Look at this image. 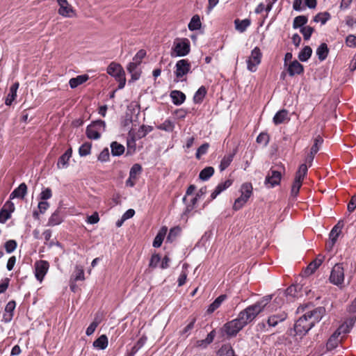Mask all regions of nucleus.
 <instances>
[{
    "label": "nucleus",
    "instance_id": "4be33fe9",
    "mask_svg": "<svg viewBox=\"0 0 356 356\" xmlns=\"http://www.w3.org/2000/svg\"><path fill=\"white\" fill-rule=\"evenodd\" d=\"M72 156V149H68L63 154H62L57 163V168L58 169H64L68 167L69 161Z\"/></svg>",
    "mask_w": 356,
    "mask_h": 356
},
{
    "label": "nucleus",
    "instance_id": "bb28decb",
    "mask_svg": "<svg viewBox=\"0 0 356 356\" xmlns=\"http://www.w3.org/2000/svg\"><path fill=\"white\" fill-rule=\"evenodd\" d=\"M170 97L172 103L177 106L182 104L186 99V95L179 90H172L170 92Z\"/></svg>",
    "mask_w": 356,
    "mask_h": 356
},
{
    "label": "nucleus",
    "instance_id": "1a4fd4ad",
    "mask_svg": "<svg viewBox=\"0 0 356 356\" xmlns=\"http://www.w3.org/2000/svg\"><path fill=\"white\" fill-rule=\"evenodd\" d=\"M313 327L312 323H310L307 316L304 314L300 317L294 325V330L298 335H305Z\"/></svg>",
    "mask_w": 356,
    "mask_h": 356
},
{
    "label": "nucleus",
    "instance_id": "0eeeda50",
    "mask_svg": "<svg viewBox=\"0 0 356 356\" xmlns=\"http://www.w3.org/2000/svg\"><path fill=\"white\" fill-rule=\"evenodd\" d=\"M191 63L187 59H181L176 63L175 74L177 81L186 80L184 77L191 71Z\"/></svg>",
    "mask_w": 356,
    "mask_h": 356
},
{
    "label": "nucleus",
    "instance_id": "de8ad7c7",
    "mask_svg": "<svg viewBox=\"0 0 356 356\" xmlns=\"http://www.w3.org/2000/svg\"><path fill=\"white\" fill-rule=\"evenodd\" d=\"M241 195L248 199L250 197L252 193V186L250 183H245L241 186Z\"/></svg>",
    "mask_w": 356,
    "mask_h": 356
},
{
    "label": "nucleus",
    "instance_id": "bf43d9fd",
    "mask_svg": "<svg viewBox=\"0 0 356 356\" xmlns=\"http://www.w3.org/2000/svg\"><path fill=\"white\" fill-rule=\"evenodd\" d=\"M52 196L51 190L49 188H44L40 194V198L42 201H46Z\"/></svg>",
    "mask_w": 356,
    "mask_h": 356
},
{
    "label": "nucleus",
    "instance_id": "2f4dec72",
    "mask_svg": "<svg viewBox=\"0 0 356 356\" xmlns=\"http://www.w3.org/2000/svg\"><path fill=\"white\" fill-rule=\"evenodd\" d=\"M88 79L87 74L79 75L75 78L70 79L69 84L71 88H75L79 85L85 83Z\"/></svg>",
    "mask_w": 356,
    "mask_h": 356
},
{
    "label": "nucleus",
    "instance_id": "5701e85b",
    "mask_svg": "<svg viewBox=\"0 0 356 356\" xmlns=\"http://www.w3.org/2000/svg\"><path fill=\"white\" fill-rule=\"evenodd\" d=\"M140 65L136 63V62L132 61L129 63L127 66V71L131 76V79L133 81H136L139 79L141 74L140 70L138 68Z\"/></svg>",
    "mask_w": 356,
    "mask_h": 356
},
{
    "label": "nucleus",
    "instance_id": "a878e982",
    "mask_svg": "<svg viewBox=\"0 0 356 356\" xmlns=\"http://www.w3.org/2000/svg\"><path fill=\"white\" fill-rule=\"evenodd\" d=\"M227 299V296L225 294L219 296L208 307L207 312L212 314L217 309H218L222 303Z\"/></svg>",
    "mask_w": 356,
    "mask_h": 356
},
{
    "label": "nucleus",
    "instance_id": "4d7b16f0",
    "mask_svg": "<svg viewBox=\"0 0 356 356\" xmlns=\"http://www.w3.org/2000/svg\"><path fill=\"white\" fill-rule=\"evenodd\" d=\"M323 143V138L321 136H317L314 139V143L312 147H311L310 151L312 154H316L319 150V147Z\"/></svg>",
    "mask_w": 356,
    "mask_h": 356
},
{
    "label": "nucleus",
    "instance_id": "f8f14e48",
    "mask_svg": "<svg viewBox=\"0 0 356 356\" xmlns=\"http://www.w3.org/2000/svg\"><path fill=\"white\" fill-rule=\"evenodd\" d=\"M59 6L58 13L65 17H72L74 15V10L67 0H57Z\"/></svg>",
    "mask_w": 356,
    "mask_h": 356
},
{
    "label": "nucleus",
    "instance_id": "5fc2aeb1",
    "mask_svg": "<svg viewBox=\"0 0 356 356\" xmlns=\"http://www.w3.org/2000/svg\"><path fill=\"white\" fill-rule=\"evenodd\" d=\"M248 198L241 195L238 197L234 204L233 209L234 210H239L247 202Z\"/></svg>",
    "mask_w": 356,
    "mask_h": 356
},
{
    "label": "nucleus",
    "instance_id": "f257e3e1",
    "mask_svg": "<svg viewBox=\"0 0 356 356\" xmlns=\"http://www.w3.org/2000/svg\"><path fill=\"white\" fill-rule=\"evenodd\" d=\"M272 296H266L254 305L241 311L236 318L226 323L222 327V332L228 337H235L246 325L252 322L268 305Z\"/></svg>",
    "mask_w": 356,
    "mask_h": 356
},
{
    "label": "nucleus",
    "instance_id": "4c0bfd02",
    "mask_svg": "<svg viewBox=\"0 0 356 356\" xmlns=\"http://www.w3.org/2000/svg\"><path fill=\"white\" fill-rule=\"evenodd\" d=\"M339 335L335 332L332 334L326 344L327 350H331L338 346L339 343L341 341V339H339Z\"/></svg>",
    "mask_w": 356,
    "mask_h": 356
},
{
    "label": "nucleus",
    "instance_id": "b1692460",
    "mask_svg": "<svg viewBox=\"0 0 356 356\" xmlns=\"http://www.w3.org/2000/svg\"><path fill=\"white\" fill-rule=\"evenodd\" d=\"M19 88V83L16 82L13 83L10 89L9 92L6 98L5 104L7 106H10L13 101L17 97V91Z\"/></svg>",
    "mask_w": 356,
    "mask_h": 356
},
{
    "label": "nucleus",
    "instance_id": "7c9ffc66",
    "mask_svg": "<svg viewBox=\"0 0 356 356\" xmlns=\"http://www.w3.org/2000/svg\"><path fill=\"white\" fill-rule=\"evenodd\" d=\"M288 119V111L285 109L279 111L273 117V121L275 124H280Z\"/></svg>",
    "mask_w": 356,
    "mask_h": 356
},
{
    "label": "nucleus",
    "instance_id": "c756f323",
    "mask_svg": "<svg viewBox=\"0 0 356 356\" xmlns=\"http://www.w3.org/2000/svg\"><path fill=\"white\" fill-rule=\"evenodd\" d=\"M108 338L105 334L101 335L93 342V346L98 350H104L108 346Z\"/></svg>",
    "mask_w": 356,
    "mask_h": 356
},
{
    "label": "nucleus",
    "instance_id": "7ed1b4c3",
    "mask_svg": "<svg viewBox=\"0 0 356 356\" xmlns=\"http://www.w3.org/2000/svg\"><path fill=\"white\" fill-rule=\"evenodd\" d=\"M107 73L115 78L119 83V89H122L124 87L126 83L125 72L120 64L112 62L107 67Z\"/></svg>",
    "mask_w": 356,
    "mask_h": 356
},
{
    "label": "nucleus",
    "instance_id": "69168bd1",
    "mask_svg": "<svg viewBox=\"0 0 356 356\" xmlns=\"http://www.w3.org/2000/svg\"><path fill=\"white\" fill-rule=\"evenodd\" d=\"M180 232L181 229L179 227L170 229L167 240L172 241L180 233Z\"/></svg>",
    "mask_w": 356,
    "mask_h": 356
},
{
    "label": "nucleus",
    "instance_id": "a211bd4d",
    "mask_svg": "<svg viewBox=\"0 0 356 356\" xmlns=\"http://www.w3.org/2000/svg\"><path fill=\"white\" fill-rule=\"evenodd\" d=\"M302 286L301 284H292L286 289L285 293L286 296L296 298L302 296Z\"/></svg>",
    "mask_w": 356,
    "mask_h": 356
},
{
    "label": "nucleus",
    "instance_id": "e2e57ef3",
    "mask_svg": "<svg viewBox=\"0 0 356 356\" xmlns=\"http://www.w3.org/2000/svg\"><path fill=\"white\" fill-rule=\"evenodd\" d=\"M330 15L327 13H324L323 14L319 13L314 17V21L318 22H321L323 24H325L326 22L329 19Z\"/></svg>",
    "mask_w": 356,
    "mask_h": 356
},
{
    "label": "nucleus",
    "instance_id": "ddd939ff",
    "mask_svg": "<svg viewBox=\"0 0 356 356\" xmlns=\"http://www.w3.org/2000/svg\"><path fill=\"white\" fill-rule=\"evenodd\" d=\"M286 318V313L284 311L280 310L268 316L267 323L270 327H275L280 323L285 321Z\"/></svg>",
    "mask_w": 356,
    "mask_h": 356
},
{
    "label": "nucleus",
    "instance_id": "6ab92c4d",
    "mask_svg": "<svg viewBox=\"0 0 356 356\" xmlns=\"http://www.w3.org/2000/svg\"><path fill=\"white\" fill-rule=\"evenodd\" d=\"M342 226L339 225V222L331 230L329 234V242L327 245L329 248H332L334 243H336L341 232Z\"/></svg>",
    "mask_w": 356,
    "mask_h": 356
},
{
    "label": "nucleus",
    "instance_id": "338daca9",
    "mask_svg": "<svg viewBox=\"0 0 356 356\" xmlns=\"http://www.w3.org/2000/svg\"><path fill=\"white\" fill-rule=\"evenodd\" d=\"M195 321V318H193L191 321L184 328L181 334L188 336L190 334V332L193 329Z\"/></svg>",
    "mask_w": 356,
    "mask_h": 356
},
{
    "label": "nucleus",
    "instance_id": "39448f33",
    "mask_svg": "<svg viewBox=\"0 0 356 356\" xmlns=\"http://www.w3.org/2000/svg\"><path fill=\"white\" fill-rule=\"evenodd\" d=\"M262 58V53L259 47H255L246 60L247 70L251 72L257 70Z\"/></svg>",
    "mask_w": 356,
    "mask_h": 356
},
{
    "label": "nucleus",
    "instance_id": "052dcab7",
    "mask_svg": "<svg viewBox=\"0 0 356 356\" xmlns=\"http://www.w3.org/2000/svg\"><path fill=\"white\" fill-rule=\"evenodd\" d=\"M110 154L107 147L104 148L99 154L98 160L101 162H106L109 160Z\"/></svg>",
    "mask_w": 356,
    "mask_h": 356
},
{
    "label": "nucleus",
    "instance_id": "c85d7f7f",
    "mask_svg": "<svg viewBox=\"0 0 356 356\" xmlns=\"http://www.w3.org/2000/svg\"><path fill=\"white\" fill-rule=\"evenodd\" d=\"M167 232L168 229L166 227L161 228L153 241V246L154 248H159L161 245Z\"/></svg>",
    "mask_w": 356,
    "mask_h": 356
},
{
    "label": "nucleus",
    "instance_id": "ea45409f",
    "mask_svg": "<svg viewBox=\"0 0 356 356\" xmlns=\"http://www.w3.org/2000/svg\"><path fill=\"white\" fill-rule=\"evenodd\" d=\"M312 49L310 47H305L298 54V58L302 62H306L311 57Z\"/></svg>",
    "mask_w": 356,
    "mask_h": 356
},
{
    "label": "nucleus",
    "instance_id": "603ef678",
    "mask_svg": "<svg viewBox=\"0 0 356 356\" xmlns=\"http://www.w3.org/2000/svg\"><path fill=\"white\" fill-rule=\"evenodd\" d=\"M73 280L74 282L83 281L85 280L84 271L81 267H76V270L73 275Z\"/></svg>",
    "mask_w": 356,
    "mask_h": 356
},
{
    "label": "nucleus",
    "instance_id": "8fccbe9b",
    "mask_svg": "<svg viewBox=\"0 0 356 356\" xmlns=\"http://www.w3.org/2000/svg\"><path fill=\"white\" fill-rule=\"evenodd\" d=\"M302 182H301L300 181H296V180L293 181V183L291 186V195L293 198H296L298 196V195L299 193L300 188L302 186Z\"/></svg>",
    "mask_w": 356,
    "mask_h": 356
},
{
    "label": "nucleus",
    "instance_id": "f3484780",
    "mask_svg": "<svg viewBox=\"0 0 356 356\" xmlns=\"http://www.w3.org/2000/svg\"><path fill=\"white\" fill-rule=\"evenodd\" d=\"M287 72L291 76L298 75L304 72V67L298 60L291 62L287 67Z\"/></svg>",
    "mask_w": 356,
    "mask_h": 356
},
{
    "label": "nucleus",
    "instance_id": "864d4df0",
    "mask_svg": "<svg viewBox=\"0 0 356 356\" xmlns=\"http://www.w3.org/2000/svg\"><path fill=\"white\" fill-rule=\"evenodd\" d=\"M17 245V242L15 240L10 239L5 243L4 248L6 252L10 254L15 250Z\"/></svg>",
    "mask_w": 356,
    "mask_h": 356
},
{
    "label": "nucleus",
    "instance_id": "a18cd8bd",
    "mask_svg": "<svg viewBox=\"0 0 356 356\" xmlns=\"http://www.w3.org/2000/svg\"><path fill=\"white\" fill-rule=\"evenodd\" d=\"M92 145L89 142L84 143L82 144L79 149V153L81 156H86L90 154Z\"/></svg>",
    "mask_w": 356,
    "mask_h": 356
},
{
    "label": "nucleus",
    "instance_id": "6e6552de",
    "mask_svg": "<svg viewBox=\"0 0 356 356\" xmlns=\"http://www.w3.org/2000/svg\"><path fill=\"white\" fill-rule=\"evenodd\" d=\"M49 268V264L45 260L36 261L34 264V275L36 280L41 283Z\"/></svg>",
    "mask_w": 356,
    "mask_h": 356
},
{
    "label": "nucleus",
    "instance_id": "c9c22d12",
    "mask_svg": "<svg viewBox=\"0 0 356 356\" xmlns=\"http://www.w3.org/2000/svg\"><path fill=\"white\" fill-rule=\"evenodd\" d=\"M235 154L236 151H234L232 153L225 155L222 159L219 166L220 171L225 170L230 165V163L233 161Z\"/></svg>",
    "mask_w": 356,
    "mask_h": 356
},
{
    "label": "nucleus",
    "instance_id": "72a5a7b5",
    "mask_svg": "<svg viewBox=\"0 0 356 356\" xmlns=\"http://www.w3.org/2000/svg\"><path fill=\"white\" fill-rule=\"evenodd\" d=\"M147 337H140L126 356H134L136 353L145 345Z\"/></svg>",
    "mask_w": 356,
    "mask_h": 356
},
{
    "label": "nucleus",
    "instance_id": "774afa93",
    "mask_svg": "<svg viewBox=\"0 0 356 356\" xmlns=\"http://www.w3.org/2000/svg\"><path fill=\"white\" fill-rule=\"evenodd\" d=\"M346 43L347 46L350 47H356V36L353 35H349L347 36L346 39Z\"/></svg>",
    "mask_w": 356,
    "mask_h": 356
},
{
    "label": "nucleus",
    "instance_id": "a19ab883",
    "mask_svg": "<svg viewBox=\"0 0 356 356\" xmlns=\"http://www.w3.org/2000/svg\"><path fill=\"white\" fill-rule=\"evenodd\" d=\"M201 25L200 17L195 15L191 18L188 27L190 31H197L201 28Z\"/></svg>",
    "mask_w": 356,
    "mask_h": 356
},
{
    "label": "nucleus",
    "instance_id": "4468645a",
    "mask_svg": "<svg viewBox=\"0 0 356 356\" xmlns=\"http://www.w3.org/2000/svg\"><path fill=\"white\" fill-rule=\"evenodd\" d=\"M142 171V167L140 164L136 163L132 165L129 171V176L126 181V186L129 187H134L136 184L137 176Z\"/></svg>",
    "mask_w": 356,
    "mask_h": 356
},
{
    "label": "nucleus",
    "instance_id": "3c124183",
    "mask_svg": "<svg viewBox=\"0 0 356 356\" xmlns=\"http://www.w3.org/2000/svg\"><path fill=\"white\" fill-rule=\"evenodd\" d=\"M270 137L267 133L262 132L257 138V143L266 147L269 143Z\"/></svg>",
    "mask_w": 356,
    "mask_h": 356
},
{
    "label": "nucleus",
    "instance_id": "f03ea898",
    "mask_svg": "<svg viewBox=\"0 0 356 356\" xmlns=\"http://www.w3.org/2000/svg\"><path fill=\"white\" fill-rule=\"evenodd\" d=\"M191 50L190 41L187 38H177L173 42L171 56L181 57L188 55Z\"/></svg>",
    "mask_w": 356,
    "mask_h": 356
},
{
    "label": "nucleus",
    "instance_id": "473e14b6",
    "mask_svg": "<svg viewBox=\"0 0 356 356\" xmlns=\"http://www.w3.org/2000/svg\"><path fill=\"white\" fill-rule=\"evenodd\" d=\"M250 24L251 22L249 19H244L242 20L237 19L234 21L235 28L240 33H243L248 27L250 26Z\"/></svg>",
    "mask_w": 356,
    "mask_h": 356
},
{
    "label": "nucleus",
    "instance_id": "79ce46f5",
    "mask_svg": "<svg viewBox=\"0 0 356 356\" xmlns=\"http://www.w3.org/2000/svg\"><path fill=\"white\" fill-rule=\"evenodd\" d=\"M214 173V169L213 167H206L202 170L200 172L199 177L202 181H207Z\"/></svg>",
    "mask_w": 356,
    "mask_h": 356
},
{
    "label": "nucleus",
    "instance_id": "9d476101",
    "mask_svg": "<svg viewBox=\"0 0 356 356\" xmlns=\"http://www.w3.org/2000/svg\"><path fill=\"white\" fill-rule=\"evenodd\" d=\"M282 179V171L271 168L266 177L265 184L267 187L273 188L280 184Z\"/></svg>",
    "mask_w": 356,
    "mask_h": 356
},
{
    "label": "nucleus",
    "instance_id": "cd10ccee",
    "mask_svg": "<svg viewBox=\"0 0 356 356\" xmlns=\"http://www.w3.org/2000/svg\"><path fill=\"white\" fill-rule=\"evenodd\" d=\"M355 323V319L350 318L348 321L344 322L342 325H341L338 329L335 331V332L339 336L341 334H346L350 332V329L353 326Z\"/></svg>",
    "mask_w": 356,
    "mask_h": 356
},
{
    "label": "nucleus",
    "instance_id": "9b49d317",
    "mask_svg": "<svg viewBox=\"0 0 356 356\" xmlns=\"http://www.w3.org/2000/svg\"><path fill=\"white\" fill-rule=\"evenodd\" d=\"M325 314V309L323 307H318L305 314L308 321L312 323L313 327L318 323Z\"/></svg>",
    "mask_w": 356,
    "mask_h": 356
},
{
    "label": "nucleus",
    "instance_id": "6e6d98bb",
    "mask_svg": "<svg viewBox=\"0 0 356 356\" xmlns=\"http://www.w3.org/2000/svg\"><path fill=\"white\" fill-rule=\"evenodd\" d=\"M209 147V143H204L202 144L197 150V152L195 154V157L197 159H200L202 155H204L207 154L208 149Z\"/></svg>",
    "mask_w": 356,
    "mask_h": 356
},
{
    "label": "nucleus",
    "instance_id": "c03bdc74",
    "mask_svg": "<svg viewBox=\"0 0 356 356\" xmlns=\"http://www.w3.org/2000/svg\"><path fill=\"white\" fill-rule=\"evenodd\" d=\"M218 356H238L234 350L229 346H224L218 352Z\"/></svg>",
    "mask_w": 356,
    "mask_h": 356
},
{
    "label": "nucleus",
    "instance_id": "13d9d810",
    "mask_svg": "<svg viewBox=\"0 0 356 356\" xmlns=\"http://www.w3.org/2000/svg\"><path fill=\"white\" fill-rule=\"evenodd\" d=\"M314 29L311 26H303L300 29V32L303 35L305 40H307L310 38Z\"/></svg>",
    "mask_w": 356,
    "mask_h": 356
},
{
    "label": "nucleus",
    "instance_id": "aec40b11",
    "mask_svg": "<svg viewBox=\"0 0 356 356\" xmlns=\"http://www.w3.org/2000/svg\"><path fill=\"white\" fill-rule=\"evenodd\" d=\"M324 257L318 254L317 257L312 261L306 268L305 273L307 275L312 274L323 263Z\"/></svg>",
    "mask_w": 356,
    "mask_h": 356
},
{
    "label": "nucleus",
    "instance_id": "393cba45",
    "mask_svg": "<svg viewBox=\"0 0 356 356\" xmlns=\"http://www.w3.org/2000/svg\"><path fill=\"white\" fill-rule=\"evenodd\" d=\"M63 221V218L61 215L59 209H56L49 217L47 225L56 226L60 225Z\"/></svg>",
    "mask_w": 356,
    "mask_h": 356
},
{
    "label": "nucleus",
    "instance_id": "49530a36",
    "mask_svg": "<svg viewBox=\"0 0 356 356\" xmlns=\"http://www.w3.org/2000/svg\"><path fill=\"white\" fill-rule=\"evenodd\" d=\"M174 128H175L174 122L169 119L165 120L162 124H161L160 125L158 126L159 129L163 130V131H168V132L172 131Z\"/></svg>",
    "mask_w": 356,
    "mask_h": 356
},
{
    "label": "nucleus",
    "instance_id": "0e129e2a",
    "mask_svg": "<svg viewBox=\"0 0 356 356\" xmlns=\"http://www.w3.org/2000/svg\"><path fill=\"white\" fill-rule=\"evenodd\" d=\"M99 322L95 319L92 323L90 324V325L87 327L86 334L87 336L92 335L95 331L97 327L98 326Z\"/></svg>",
    "mask_w": 356,
    "mask_h": 356
},
{
    "label": "nucleus",
    "instance_id": "680f3d73",
    "mask_svg": "<svg viewBox=\"0 0 356 356\" xmlns=\"http://www.w3.org/2000/svg\"><path fill=\"white\" fill-rule=\"evenodd\" d=\"M145 50L140 49L136 53V54L133 58V61L136 62V63L140 65L142 60L145 58Z\"/></svg>",
    "mask_w": 356,
    "mask_h": 356
},
{
    "label": "nucleus",
    "instance_id": "2eb2a0df",
    "mask_svg": "<svg viewBox=\"0 0 356 356\" xmlns=\"http://www.w3.org/2000/svg\"><path fill=\"white\" fill-rule=\"evenodd\" d=\"M232 184V181L230 179H227L224 182L218 184V186L216 187L215 190L211 193L209 201L205 202L204 206L210 201H212L214 199H216L218 195H220L222 191L228 188Z\"/></svg>",
    "mask_w": 356,
    "mask_h": 356
},
{
    "label": "nucleus",
    "instance_id": "f704fd0d",
    "mask_svg": "<svg viewBox=\"0 0 356 356\" xmlns=\"http://www.w3.org/2000/svg\"><path fill=\"white\" fill-rule=\"evenodd\" d=\"M111 154L113 156H121L124 152V147L116 141L112 142L111 144Z\"/></svg>",
    "mask_w": 356,
    "mask_h": 356
},
{
    "label": "nucleus",
    "instance_id": "e433bc0d",
    "mask_svg": "<svg viewBox=\"0 0 356 356\" xmlns=\"http://www.w3.org/2000/svg\"><path fill=\"white\" fill-rule=\"evenodd\" d=\"M329 49L325 43H322L316 49V55L321 61L325 60L328 55Z\"/></svg>",
    "mask_w": 356,
    "mask_h": 356
},
{
    "label": "nucleus",
    "instance_id": "20e7f679",
    "mask_svg": "<svg viewBox=\"0 0 356 356\" xmlns=\"http://www.w3.org/2000/svg\"><path fill=\"white\" fill-rule=\"evenodd\" d=\"M106 123L102 120L92 122L89 124L86 131L87 137L92 140H97L101 137L102 133L105 131Z\"/></svg>",
    "mask_w": 356,
    "mask_h": 356
},
{
    "label": "nucleus",
    "instance_id": "58836bf2",
    "mask_svg": "<svg viewBox=\"0 0 356 356\" xmlns=\"http://www.w3.org/2000/svg\"><path fill=\"white\" fill-rule=\"evenodd\" d=\"M307 170H308V167L307 166V165L305 163L301 164L299 166L298 170L296 173L294 180L300 181L302 182L305 177L306 176V175L307 173Z\"/></svg>",
    "mask_w": 356,
    "mask_h": 356
},
{
    "label": "nucleus",
    "instance_id": "09e8293b",
    "mask_svg": "<svg viewBox=\"0 0 356 356\" xmlns=\"http://www.w3.org/2000/svg\"><path fill=\"white\" fill-rule=\"evenodd\" d=\"M307 22V17L304 15H300L295 17L293 23L294 29L302 28Z\"/></svg>",
    "mask_w": 356,
    "mask_h": 356
},
{
    "label": "nucleus",
    "instance_id": "37998d69",
    "mask_svg": "<svg viewBox=\"0 0 356 356\" xmlns=\"http://www.w3.org/2000/svg\"><path fill=\"white\" fill-rule=\"evenodd\" d=\"M207 94V90L204 86H201L195 93L193 101L195 103H201Z\"/></svg>",
    "mask_w": 356,
    "mask_h": 356
},
{
    "label": "nucleus",
    "instance_id": "423d86ee",
    "mask_svg": "<svg viewBox=\"0 0 356 356\" xmlns=\"http://www.w3.org/2000/svg\"><path fill=\"white\" fill-rule=\"evenodd\" d=\"M344 278V268L343 266V264H336L332 268L330 273V282L337 286H341L343 284Z\"/></svg>",
    "mask_w": 356,
    "mask_h": 356
},
{
    "label": "nucleus",
    "instance_id": "412c9836",
    "mask_svg": "<svg viewBox=\"0 0 356 356\" xmlns=\"http://www.w3.org/2000/svg\"><path fill=\"white\" fill-rule=\"evenodd\" d=\"M27 193V186L25 183H22L10 195V200L15 198L24 199Z\"/></svg>",
    "mask_w": 356,
    "mask_h": 356
},
{
    "label": "nucleus",
    "instance_id": "dca6fc26",
    "mask_svg": "<svg viewBox=\"0 0 356 356\" xmlns=\"http://www.w3.org/2000/svg\"><path fill=\"white\" fill-rule=\"evenodd\" d=\"M16 307V303L14 300L9 301L6 305L4 313L3 315L2 321L6 323H10L13 317V313L15 308Z\"/></svg>",
    "mask_w": 356,
    "mask_h": 356
}]
</instances>
